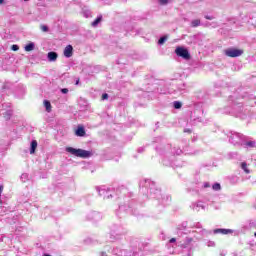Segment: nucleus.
<instances>
[{
    "label": "nucleus",
    "instance_id": "obj_15",
    "mask_svg": "<svg viewBox=\"0 0 256 256\" xmlns=\"http://www.w3.org/2000/svg\"><path fill=\"white\" fill-rule=\"evenodd\" d=\"M35 149H37V140H33L31 142V147H30V154L33 155L35 153Z\"/></svg>",
    "mask_w": 256,
    "mask_h": 256
},
{
    "label": "nucleus",
    "instance_id": "obj_11",
    "mask_svg": "<svg viewBox=\"0 0 256 256\" xmlns=\"http://www.w3.org/2000/svg\"><path fill=\"white\" fill-rule=\"evenodd\" d=\"M64 57H67V59H69L70 57H73V46L68 45L65 47Z\"/></svg>",
    "mask_w": 256,
    "mask_h": 256
},
{
    "label": "nucleus",
    "instance_id": "obj_20",
    "mask_svg": "<svg viewBox=\"0 0 256 256\" xmlns=\"http://www.w3.org/2000/svg\"><path fill=\"white\" fill-rule=\"evenodd\" d=\"M199 25H201V20L199 19L192 20L191 27H199Z\"/></svg>",
    "mask_w": 256,
    "mask_h": 256
},
{
    "label": "nucleus",
    "instance_id": "obj_17",
    "mask_svg": "<svg viewBox=\"0 0 256 256\" xmlns=\"http://www.w3.org/2000/svg\"><path fill=\"white\" fill-rule=\"evenodd\" d=\"M44 107L47 113H51V102H49L48 100H44Z\"/></svg>",
    "mask_w": 256,
    "mask_h": 256
},
{
    "label": "nucleus",
    "instance_id": "obj_12",
    "mask_svg": "<svg viewBox=\"0 0 256 256\" xmlns=\"http://www.w3.org/2000/svg\"><path fill=\"white\" fill-rule=\"evenodd\" d=\"M89 219H91L92 221H101L102 219V216H101V213L99 212H91L89 215H88Z\"/></svg>",
    "mask_w": 256,
    "mask_h": 256
},
{
    "label": "nucleus",
    "instance_id": "obj_39",
    "mask_svg": "<svg viewBox=\"0 0 256 256\" xmlns=\"http://www.w3.org/2000/svg\"><path fill=\"white\" fill-rule=\"evenodd\" d=\"M175 241H176L175 238L170 239V243H175Z\"/></svg>",
    "mask_w": 256,
    "mask_h": 256
},
{
    "label": "nucleus",
    "instance_id": "obj_13",
    "mask_svg": "<svg viewBox=\"0 0 256 256\" xmlns=\"http://www.w3.org/2000/svg\"><path fill=\"white\" fill-rule=\"evenodd\" d=\"M57 52H49L48 53V61L53 62V61H57Z\"/></svg>",
    "mask_w": 256,
    "mask_h": 256
},
{
    "label": "nucleus",
    "instance_id": "obj_4",
    "mask_svg": "<svg viewBox=\"0 0 256 256\" xmlns=\"http://www.w3.org/2000/svg\"><path fill=\"white\" fill-rule=\"evenodd\" d=\"M119 235H122L121 227L118 225H112L110 227V239L111 241H115V239H119Z\"/></svg>",
    "mask_w": 256,
    "mask_h": 256
},
{
    "label": "nucleus",
    "instance_id": "obj_21",
    "mask_svg": "<svg viewBox=\"0 0 256 256\" xmlns=\"http://www.w3.org/2000/svg\"><path fill=\"white\" fill-rule=\"evenodd\" d=\"M171 153H173V155H181L183 151L180 148H173Z\"/></svg>",
    "mask_w": 256,
    "mask_h": 256
},
{
    "label": "nucleus",
    "instance_id": "obj_18",
    "mask_svg": "<svg viewBox=\"0 0 256 256\" xmlns=\"http://www.w3.org/2000/svg\"><path fill=\"white\" fill-rule=\"evenodd\" d=\"M103 19L102 16H98L93 22H92V27H97L101 23V20Z\"/></svg>",
    "mask_w": 256,
    "mask_h": 256
},
{
    "label": "nucleus",
    "instance_id": "obj_27",
    "mask_svg": "<svg viewBox=\"0 0 256 256\" xmlns=\"http://www.w3.org/2000/svg\"><path fill=\"white\" fill-rule=\"evenodd\" d=\"M167 41V37H161L158 41L159 45H163V43H165Z\"/></svg>",
    "mask_w": 256,
    "mask_h": 256
},
{
    "label": "nucleus",
    "instance_id": "obj_34",
    "mask_svg": "<svg viewBox=\"0 0 256 256\" xmlns=\"http://www.w3.org/2000/svg\"><path fill=\"white\" fill-rule=\"evenodd\" d=\"M61 93L67 94L69 93V89L67 88L61 89Z\"/></svg>",
    "mask_w": 256,
    "mask_h": 256
},
{
    "label": "nucleus",
    "instance_id": "obj_40",
    "mask_svg": "<svg viewBox=\"0 0 256 256\" xmlns=\"http://www.w3.org/2000/svg\"><path fill=\"white\" fill-rule=\"evenodd\" d=\"M5 3V0H0V5H3Z\"/></svg>",
    "mask_w": 256,
    "mask_h": 256
},
{
    "label": "nucleus",
    "instance_id": "obj_30",
    "mask_svg": "<svg viewBox=\"0 0 256 256\" xmlns=\"http://www.w3.org/2000/svg\"><path fill=\"white\" fill-rule=\"evenodd\" d=\"M160 5H167L169 3V0H159Z\"/></svg>",
    "mask_w": 256,
    "mask_h": 256
},
{
    "label": "nucleus",
    "instance_id": "obj_36",
    "mask_svg": "<svg viewBox=\"0 0 256 256\" xmlns=\"http://www.w3.org/2000/svg\"><path fill=\"white\" fill-rule=\"evenodd\" d=\"M215 246V242H210L209 244H208V247H214Z\"/></svg>",
    "mask_w": 256,
    "mask_h": 256
},
{
    "label": "nucleus",
    "instance_id": "obj_1",
    "mask_svg": "<svg viewBox=\"0 0 256 256\" xmlns=\"http://www.w3.org/2000/svg\"><path fill=\"white\" fill-rule=\"evenodd\" d=\"M65 151H66V153H69L70 155H73L74 157H80L81 159H89V157H91V155H92L91 151L77 149V148H73V147H66Z\"/></svg>",
    "mask_w": 256,
    "mask_h": 256
},
{
    "label": "nucleus",
    "instance_id": "obj_8",
    "mask_svg": "<svg viewBox=\"0 0 256 256\" xmlns=\"http://www.w3.org/2000/svg\"><path fill=\"white\" fill-rule=\"evenodd\" d=\"M243 53V50L230 48L225 50V55L227 57H241V54Z\"/></svg>",
    "mask_w": 256,
    "mask_h": 256
},
{
    "label": "nucleus",
    "instance_id": "obj_3",
    "mask_svg": "<svg viewBox=\"0 0 256 256\" xmlns=\"http://www.w3.org/2000/svg\"><path fill=\"white\" fill-rule=\"evenodd\" d=\"M150 195L151 197H154L155 199H162V203L165 204L167 203V201H171V197L166 196V200L165 197H163V194L161 193V190L159 189H150Z\"/></svg>",
    "mask_w": 256,
    "mask_h": 256
},
{
    "label": "nucleus",
    "instance_id": "obj_37",
    "mask_svg": "<svg viewBox=\"0 0 256 256\" xmlns=\"http://www.w3.org/2000/svg\"><path fill=\"white\" fill-rule=\"evenodd\" d=\"M2 193H3V186H0V197H1Z\"/></svg>",
    "mask_w": 256,
    "mask_h": 256
},
{
    "label": "nucleus",
    "instance_id": "obj_32",
    "mask_svg": "<svg viewBox=\"0 0 256 256\" xmlns=\"http://www.w3.org/2000/svg\"><path fill=\"white\" fill-rule=\"evenodd\" d=\"M5 118H6V119H11V111H7V112H6Z\"/></svg>",
    "mask_w": 256,
    "mask_h": 256
},
{
    "label": "nucleus",
    "instance_id": "obj_43",
    "mask_svg": "<svg viewBox=\"0 0 256 256\" xmlns=\"http://www.w3.org/2000/svg\"><path fill=\"white\" fill-rule=\"evenodd\" d=\"M24 1H29V0H24Z\"/></svg>",
    "mask_w": 256,
    "mask_h": 256
},
{
    "label": "nucleus",
    "instance_id": "obj_16",
    "mask_svg": "<svg viewBox=\"0 0 256 256\" xmlns=\"http://www.w3.org/2000/svg\"><path fill=\"white\" fill-rule=\"evenodd\" d=\"M24 49L27 52L33 51V49H35V43L31 42V43L27 44Z\"/></svg>",
    "mask_w": 256,
    "mask_h": 256
},
{
    "label": "nucleus",
    "instance_id": "obj_2",
    "mask_svg": "<svg viewBox=\"0 0 256 256\" xmlns=\"http://www.w3.org/2000/svg\"><path fill=\"white\" fill-rule=\"evenodd\" d=\"M228 137L229 142L232 143V145H243V135L237 132H230Z\"/></svg>",
    "mask_w": 256,
    "mask_h": 256
},
{
    "label": "nucleus",
    "instance_id": "obj_22",
    "mask_svg": "<svg viewBox=\"0 0 256 256\" xmlns=\"http://www.w3.org/2000/svg\"><path fill=\"white\" fill-rule=\"evenodd\" d=\"M173 107H174V109H181L182 104L179 101H174L173 102Z\"/></svg>",
    "mask_w": 256,
    "mask_h": 256
},
{
    "label": "nucleus",
    "instance_id": "obj_19",
    "mask_svg": "<svg viewBox=\"0 0 256 256\" xmlns=\"http://www.w3.org/2000/svg\"><path fill=\"white\" fill-rule=\"evenodd\" d=\"M241 169H243L244 173H247V174L251 173V171L247 167V163H245V162L241 163Z\"/></svg>",
    "mask_w": 256,
    "mask_h": 256
},
{
    "label": "nucleus",
    "instance_id": "obj_9",
    "mask_svg": "<svg viewBox=\"0 0 256 256\" xmlns=\"http://www.w3.org/2000/svg\"><path fill=\"white\" fill-rule=\"evenodd\" d=\"M114 255H118V256H133V252L131 250H125V249H119V248H115L113 250Z\"/></svg>",
    "mask_w": 256,
    "mask_h": 256
},
{
    "label": "nucleus",
    "instance_id": "obj_24",
    "mask_svg": "<svg viewBox=\"0 0 256 256\" xmlns=\"http://www.w3.org/2000/svg\"><path fill=\"white\" fill-rule=\"evenodd\" d=\"M212 189L214 191H221V184H219V183L213 184Z\"/></svg>",
    "mask_w": 256,
    "mask_h": 256
},
{
    "label": "nucleus",
    "instance_id": "obj_33",
    "mask_svg": "<svg viewBox=\"0 0 256 256\" xmlns=\"http://www.w3.org/2000/svg\"><path fill=\"white\" fill-rule=\"evenodd\" d=\"M205 19H208L209 21H213V19H215V17L206 15Z\"/></svg>",
    "mask_w": 256,
    "mask_h": 256
},
{
    "label": "nucleus",
    "instance_id": "obj_10",
    "mask_svg": "<svg viewBox=\"0 0 256 256\" xmlns=\"http://www.w3.org/2000/svg\"><path fill=\"white\" fill-rule=\"evenodd\" d=\"M214 235L221 234V235H229V233H233V230L231 229H225V228H218L213 231Z\"/></svg>",
    "mask_w": 256,
    "mask_h": 256
},
{
    "label": "nucleus",
    "instance_id": "obj_28",
    "mask_svg": "<svg viewBox=\"0 0 256 256\" xmlns=\"http://www.w3.org/2000/svg\"><path fill=\"white\" fill-rule=\"evenodd\" d=\"M247 147H255V142L249 141L246 143Z\"/></svg>",
    "mask_w": 256,
    "mask_h": 256
},
{
    "label": "nucleus",
    "instance_id": "obj_23",
    "mask_svg": "<svg viewBox=\"0 0 256 256\" xmlns=\"http://www.w3.org/2000/svg\"><path fill=\"white\" fill-rule=\"evenodd\" d=\"M21 181H23V183H25V181H27L29 179V174L24 173L20 176Z\"/></svg>",
    "mask_w": 256,
    "mask_h": 256
},
{
    "label": "nucleus",
    "instance_id": "obj_5",
    "mask_svg": "<svg viewBox=\"0 0 256 256\" xmlns=\"http://www.w3.org/2000/svg\"><path fill=\"white\" fill-rule=\"evenodd\" d=\"M175 53L178 57H182V59H185L186 61H189V59H191V54H189V50H187L186 48L177 47Z\"/></svg>",
    "mask_w": 256,
    "mask_h": 256
},
{
    "label": "nucleus",
    "instance_id": "obj_31",
    "mask_svg": "<svg viewBox=\"0 0 256 256\" xmlns=\"http://www.w3.org/2000/svg\"><path fill=\"white\" fill-rule=\"evenodd\" d=\"M105 99H109V94L104 93V94L102 95V100L105 101Z\"/></svg>",
    "mask_w": 256,
    "mask_h": 256
},
{
    "label": "nucleus",
    "instance_id": "obj_29",
    "mask_svg": "<svg viewBox=\"0 0 256 256\" xmlns=\"http://www.w3.org/2000/svg\"><path fill=\"white\" fill-rule=\"evenodd\" d=\"M11 49H12V51H19V46L14 44V45H12Z\"/></svg>",
    "mask_w": 256,
    "mask_h": 256
},
{
    "label": "nucleus",
    "instance_id": "obj_14",
    "mask_svg": "<svg viewBox=\"0 0 256 256\" xmlns=\"http://www.w3.org/2000/svg\"><path fill=\"white\" fill-rule=\"evenodd\" d=\"M76 135H77V137H85V128L79 127L76 130Z\"/></svg>",
    "mask_w": 256,
    "mask_h": 256
},
{
    "label": "nucleus",
    "instance_id": "obj_6",
    "mask_svg": "<svg viewBox=\"0 0 256 256\" xmlns=\"http://www.w3.org/2000/svg\"><path fill=\"white\" fill-rule=\"evenodd\" d=\"M97 191H98L100 197H103L104 199H111V197H113L109 188H107L105 186H103L101 188L98 187Z\"/></svg>",
    "mask_w": 256,
    "mask_h": 256
},
{
    "label": "nucleus",
    "instance_id": "obj_42",
    "mask_svg": "<svg viewBox=\"0 0 256 256\" xmlns=\"http://www.w3.org/2000/svg\"><path fill=\"white\" fill-rule=\"evenodd\" d=\"M254 236L256 237V232L254 233Z\"/></svg>",
    "mask_w": 256,
    "mask_h": 256
},
{
    "label": "nucleus",
    "instance_id": "obj_41",
    "mask_svg": "<svg viewBox=\"0 0 256 256\" xmlns=\"http://www.w3.org/2000/svg\"><path fill=\"white\" fill-rule=\"evenodd\" d=\"M213 27H217V23L213 22Z\"/></svg>",
    "mask_w": 256,
    "mask_h": 256
},
{
    "label": "nucleus",
    "instance_id": "obj_7",
    "mask_svg": "<svg viewBox=\"0 0 256 256\" xmlns=\"http://www.w3.org/2000/svg\"><path fill=\"white\" fill-rule=\"evenodd\" d=\"M207 208V206H205V203H203L202 201H197V202H193L190 205V209H192V211H196L197 213H199V211H205V209Z\"/></svg>",
    "mask_w": 256,
    "mask_h": 256
},
{
    "label": "nucleus",
    "instance_id": "obj_38",
    "mask_svg": "<svg viewBox=\"0 0 256 256\" xmlns=\"http://www.w3.org/2000/svg\"><path fill=\"white\" fill-rule=\"evenodd\" d=\"M185 89V84H182V87H180V91H183Z\"/></svg>",
    "mask_w": 256,
    "mask_h": 256
},
{
    "label": "nucleus",
    "instance_id": "obj_26",
    "mask_svg": "<svg viewBox=\"0 0 256 256\" xmlns=\"http://www.w3.org/2000/svg\"><path fill=\"white\" fill-rule=\"evenodd\" d=\"M41 31H43L44 33L49 32V27L47 25H41L40 26Z\"/></svg>",
    "mask_w": 256,
    "mask_h": 256
},
{
    "label": "nucleus",
    "instance_id": "obj_25",
    "mask_svg": "<svg viewBox=\"0 0 256 256\" xmlns=\"http://www.w3.org/2000/svg\"><path fill=\"white\" fill-rule=\"evenodd\" d=\"M192 242H193V238H187L186 239V243L182 244V247L187 248V245H189Z\"/></svg>",
    "mask_w": 256,
    "mask_h": 256
},
{
    "label": "nucleus",
    "instance_id": "obj_35",
    "mask_svg": "<svg viewBox=\"0 0 256 256\" xmlns=\"http://www.w3.org/2000/svg\"><path fill=\"white\" fill-rule=\"evenodd\" d=\"M203 187H204L205 189H207L208 187H211V185L209 184V182H205V183L203 184Z\"/></svg>",
    "mask_w": 256,
    "mask_h": 256
}]
</instances>
